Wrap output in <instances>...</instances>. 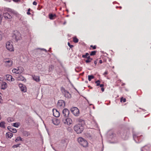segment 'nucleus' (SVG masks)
Returning a JSON list of instances; mask_svg holds the SVG:
<instances>
[{
	"mask_svg": "<svg viewBox=\"0 0 151 151\" xmlns=\"http://www.w3.org/2000/svg\"><path fill=\"white\" fill-rule=\"evenodd\" d=\"M52 123L55 125H58L60 123L59 121L57 118H54L52 120Z\"/></svg>",
	"mask_w": 151,
	"mask_h": 151,
	"instance_id": "nucleus-16",
	"label": "nucleus"
},
{
	"mask_svg": "<svg viewBox=\"0 0 151 151\" xmlns=\"http://www.w3.org/2000/svg\"><path fill=\"white\" fill-rule=\"evenodd\" d=\"M69 114V111L68 109H64L63 111V114L65 117H67L68 116Z\"/></svg>",
	"mask_w": 151,
	"mask_h": 151,
	"instance_id": "nucleus-13",
	"label": "nucleus"
},
{
	"mask_svg": "<svg viewBox=\"0 0 151 151\" xmlns=\"http://www.w3.org/2000/svg\"><path fill=\"white\" fill-rule=\"evenodd\" d=\"M7 12L6 11L3 13V16L5 19H8L10 20L12 18V15L11 14V13H12L13 11L12 9L9 8H7Z\"/></svg>",
	"mask_w": 151,
	"mask_h": 151,
	"instance_id": "nucleus-1",
	"label": "nucleus"
},
{
	"mask_svg": "<svg viewBox=\"0 0 151 151\" xmlns=\"http://www.w3.org/2000/svg\"><path fill=\"white\" fill-rule=\"evenodd\" d=\"M65 23H66V22H65L63 24H65Z\"/></svg>",
	"mask_w": 151,
	"mask_h": 151,
	"instance_id": "nucleus-56",
	"label": "nucleus"
},
{
	"mask_svg": "<svg viewBox=\"0 0 151 151\" xmlns=\"http://www.w3.org/2000/svg\"><path fill=\"white\" fill-rule=\"evenodd\" d=\"M68 45L69 46L70 48H72V47H73V45H70V43L69 42H68Z\"/></svg>",
	"mask_w": 151,
	"mask_h": 151,
	"instance_id": "nucleus-41",
	"label": "nucleus"
},
{
	"mask_svg": "<svg viewBox=\"0 0 151 151\" xmlns=\"http://www.w3.org/2000/svg\"><path fill=\"white\" fill-rule=\"evenodd\" d=\"M73 41L75 43H76L78 42V40L77 38L75 37H74L73 38Z\"/></svg>",
	"mask_w": 151,
	"mask_h": 151,
	"instance_id": "nucleus-33",
	"label": "nucleus"
},
{
	"mask_svg": "<svg viewBox=\"0 0 151 151\" xmlns=\"http://www.w3.org/2000/svg\"><path fill=\"white\" fill-rule=\"evenodd\" d=\"M101 90L102 92H104V88L103 87L101 88Z\"/></svg>",
	"mask_w": 151,
	"mask_h": 151,
	"instance_id": "nucleus-51",
	"label": "nucleus"
},
{
	"mask_svg": "<svg viewBox=\"0 0 151 151\" xmlns=\"http://www.w3.org/2000/svg\"><path fill=\"white\" fill-rule=\"evenodd\" d=\"M17 79L19 81H26L25 78L21 75L19 76L17 78Z\"/></svg>",
	"mask_w": 151,
	"mask_h": 151,
	"instance_id": "nucleus-22",
	"label": "nucleus"
},
{
	"mask_svg": "<svg viewBox=\"0 0 151 151\" xmlns=\"http://www.w3.org/2000/svg\"><path fill=\"white\" fill-rule=\"evenodd\" d=\"M3 17L0 14V22H1L2 20V18Z\"/></svg>",
	"mask_w": 151,
	"mask_h": 151,
	"instance_id": "nucleus-45",
	"label": "nucleus"
},
{
	"mask_svg": "<svg viewBox=\"0 0 151 151\" xmlns=\"http://www.w3.org/2000/svg\"><path fill=\"white\" fill-rule=\"evenodd\" d=\"M96 51H92L90 54V55L91 56L94 55L96 54Z\"/></svg>",
	"mask_w": 151,
	"mask_h": 151,
	"instance_id": "nucleus-35",
	"label": "nucleus"
},
{
	"mask_svg": "<svg viewBox=\"0 0 151 151\" xmlns=\"http://www.w3.org/2000/svg\"><path fill=\"white\" fill-rule=\"evenodd\" d=\"M91 47L93 48V49H96V46H93L92 45H91Z\"/></svg>",
	"mask_w": 151,
	"mask_h": 151,
	"instance_id": "nucleus-44",
	"label": "nucleus"
},
{
	"mask_svg": "<svg viewBox=\"0 0 151 151\" xmlns=\"http://www.w3.org/2000/svg\"><path fill=\"white\" fill-rule=\"evenodd\" d=\"M3 36V33L0 30V41L2 40Z\"/></svg>",
	"mask_w": 151,
	"mask_h": 151,
	"instance_id": "nucleus-30",
	"label": "nucleus"
},
{
	"mask_svg": "<svg viewBox=\"0 0 151 151\" xmlns=\"http://www.w3.org/2000/svg\"><path fill=\"white\" fill-rule=\"evenodd\" d=\"M19 86L22 91L24 92H26L27 88L22 83L19 84Z\"/></svg>",
	"mask_w": 151,
	"mask_h": 151,
	"instance_id": "nucleus-11",
	"label": "nucleus"
},
{
	"mask_svg": "<svg viewBox=\"0 0 151 151\" xmlns=\"http://www.w3.org/2000/svg\"><path fill=\"white\" fill-rule=\"evenodd\" d=\"M19 74H20L23 72L24 71V68L21 67L17 68Z\"/></svg>",
	"mask_w": 151,
	"mask_h": 151,
	"instance_id": "nucleus-21",
	"label": "nucleus"
},
{
	"mask_svg": "<svg viewBox=\"0 0 151 151\" xmlns=\"http://www.w3.org/2000/svg\"><path fill=\"white\" fill-rule=\"evenodd\" d=\"M142 136L138 134H133V137L134 140L137 143H138L141 141L140 138Z\"/></svg>",
	"mask_w": 151,
	"mask_h": 151,
	"instance_id": "nucleus-5",
	"label": "nucleus"
},
{
	"mask_svg": "<svg viewBox=\"0 0 151 151\" xmlns=\"http://www.w3.org/2000/svg\"><path fill=\"white\" fill-rule=\"evenodd\" d=\"M92 60H88V59H87V60H85L86 62L87 63H89L90 62H91V61H92Z\"/></svg>",
	"mask_w": 151,
	"mask_h": 151,
	"instance_id": "nucleus-38",
	"label": "nucleus"
},
{
	"mask_svg": "<svg viewBox=\"0 0 151 151\" xmlns=\"http://www.w3.org/2000/svg\"><path fill=\"white\" fill-rule=\"evenodd\" d=\"M99 86H100V87H101V88H102L104 86V85L103 84H100V85Z\"/></svg>",
	"mask_w": 151,
	"mask_h": 151,
	"instance_id": "nucleus-49",
	"label": "nucleus"
},
{
	"mask_svg": "<svg viewBox=\"0 0 151 151\" xmlns=\"http://www.w3.org/2000/svg\"><path fill=\"white\" fill-rule=\"evenodd\" d=\"M91 124L93 125V126L95 127H97L98 125L96 121L94 120H93L91 122Z\"/></svg>",
	"mask_w": 151,
	"mask_h": 151,
	"instance_id": "nucleus-25",
	"label": "nucleus"
},
{
	"mask_svg": "<svg viewBox=\"0 0 151 151\" xmlns=\"http://www.w3.org/2000/svg\"><path fill=\"white\" fill-rule=\"evenodd\" d=\"M63 92L66 98H70L71 97V95L69 93L68 91L65 90V89H64L63 91Z\"/></svg>",
	"mask_w": 151,
	"mask_h": 151,
	"instance_id": "nucleus-15",
	"label": "nucleus"
},
{
	"mask_svg": "<svg viewBox=\"0 0 151 151\" xmlns=\"http://www.w3.org/2000/svg\"><path fill=\"white\" fill-rule=\"evenodd\" d=\"M20 145V144H18L17 145H14L13 146V147L14 148L17 147H19Z\"/></svg>",
	"mask_w": 151,
	"mask_h": 151,
	"instance_id": "nucleus-39",
	"label": "nucleus"
},
{
	"mask_svg": "<svg viewBox=\"0 0 151 151\" xmlns=\"http://www.w3.org/2000/svg\"><path fill=\"white\" fill-rule=\"evenodd\" d=\"M0 81H2V78L1 77H0Z\"/></svg>",
	"mask_w": 151,
	"mask_h": 151,
	"instance_id": "nucleus-55",
	"label": "nucleus"
},
{
	"mask_svg": "<svg viewBox=\"0 0 151 151\" xmlns=\"http://www.w3.org/2000/svg\"><path fill=\"white\" fill-rule=\"evenodd\" d=\"M142 151H151V146L147 145L145 146L141 149Z\"/></svg>",
	"mask_w": 151,
	"mask_h": 151,
	"instance_id": "nucleus-12",
	"label": "nucleus"
},
{
	"mask_svg": "<svg viewBox=\"0 0 151 151\" xmlns=\"http://www.w3.org/2000/svg\"><path fill=\"white\" fill-rule=\"evenodd\" d=\"M57 106L58 107L64 108L65 106V103L64 101L62 100L58 101L57 104Z\"/></svg>",
	"mask_w": 151,
	"mask_h": 151,
	"instance_id": "nucleus-10",
	"label": "nucleus"
},
{
	"mask_svg": "<svg viewBox=\"0 0 151 151\" xmlns=\"http://www.w3.org/2000/svg\"><path fill=\"white\" fill-rule=\"evenodd\" d=\"M54 66L52 65H50L49 67L48 70L49 71H52L54 69Z\"/></svg>",
	"mask_w": 151,
	"mask_h": 151,
	"instance_id": "nucleus-29",
	"label": "nucleus"
},
{
	"mask_svg": "<svg viewBox=\"0 0 151 151\" xmlns=\"http://www.w3.org/2000/svg\"><path fill=\"white\" fill-rule=\"evenodd\" d=\"M120 101L121 102L123 101V102H125L126 101V99L125 98H123V97H122Z\"/></svg>",
	"mask_w": 151,
	"mask_h": 151,
	"instance_id": "nucleus-37",
	"label": "nucleus"
},
{
	"mask_svg": "<svg viewBox=\"0 0 151 151\" xmlns=\"http://www.w3.org/2000/svg\"><path fill=\"white\" fill-rule=\"evenodd\" d=\"M101 151H103V150H102Z\"/></svg>",
	"mask_w": 151,
	"mask_h": 151,
	"instance_id": "nucleus-57",
	"label": "nucleus"
},
{
	"mask_svg": "<svg viewBox=\"0 0 151 151\" xmlns=\"http://www.w3.org/2000/svg\"><path fill=\"white\" fill-rule=\"evenodd\" d=\"M42 50H44V51H45L46 52H47V50H46V49H42Z\"/></svg>",
	"mask_w": 151,
	"mask_h": 151,
	"instance_id": "nucleus-54",
	"label": "nucleus"
},
{
	"mask_svg": "<svg viewBox=\"0 0 151 151\" xmlns=\"http://www.w3.org/2000/svg\"><path fill=\"white\" fill-rule=\"evenodd\" d=\"M99 63L101 64L102 63V61L101 60H99Z\"/></svg>",
	"mask_w": 151,
	"mask_h": 151,
	"instance_id": "nucleus-53",
	"label": "nucleus"
},
{
	"mask_svg": "<svg viewBox=\"0 0 151 151\" xmlns=\"http://www.w3.org/2000/svg\"><path fill=\"white\" fill-rule=\"evenodd\" d=\"M4 63L6 67H11L13 64V61L10 59H7L4 61Z\"/></svg>",
	"mask_w": 151,
	"mask_h": 151,
	"instance_id": "nucleus-7",
	"label": "nucleus"
},
{
	"mask_svg": "<svg viewBox=\"0 0 151 151\" xmlns=\"http://www.w3.org/2000/svg\"><path fill=\"white\" fill-rule=\"evenodd\" d=\"M78 143L83 147H88V142L84 138L82 137H79L78 138Z\"/></svg>",
	"mask_w": 151,
	"mask_h": 151,
	"instance_id": "nucleus-3",
	"label": "nucleus"
},
{
	"mask_svg": "<svg viewBox=\"0 0 151 151\" xmlns=\"http://www.w3.org/2000/svg\"><path fill=\"white\" fill-rule=\"evenodd\" d=\"M12 42L10 41H8L6 43V47L7 49L10 51H13L14 49L13 47Z\"/></svg>",
	"mask_w": 151,
	"mask_h": 151,
	"instance_id": "nucleus-6",
	"label": "nucleus"
},
{
	"mask_svg": "<svg viewBox=\"0 0 151 151\" xmlns=\"http://www.w3.org/2000/svg\"><path fill=\"white\" fill-rule=\"evenodd\" d=\"M6 79L9 81H14V79L12 78V76L10 75H7L6 76Z\"/></svg>",
	"mask_w": 151,
	"mask_h": 151,
	"instance_id": "nucleus-17",
	"label": "nucleus"
},
{
	"mask_svg": "<svg viewBox=\"0 0 151 151\" xmlns=\"http://www.w3.org/2000/svg\"><path fill=\"white\" fill-rule=\"evenodd\" d=\"M23 133L25 136H28V133L26 131L24 132Z\"/></svg>",
	"mask_w": 151,
	"mask_h": 151,
	"instance_id": "nucleus-40",
	"label": "nucleus"
},
{
	"mask_svg": "<svg viewBox=\"0 0 151 151\" xmlns=\"http://www.w3.org/2000/svg\"><path fill=\"white\" fill-rule=\"evenodd\" d=\"M97 61L96 60H95L94 61V63L95 64V65H96L97 64Z\"/></svg>",
	"mask_w": 151,
	"mask_h": 151,
	"instance_id": "nucleus-52",
	"label": "nucleus"
},
{
	"mask_svg": "<svg viewBox=\"0 0 151 151\" xmlns=\"http://www.w3.org/2000/svg\"><path fill=\"white\" fill-rule=\"evenodd\" d=\"M87 58V59L88 60L89 59L90 60H92V59L91 58L90 56H88Z\"/></svg>",
	"mask_w": 151,
	"mask_h": 151,
	"instance_id": "nucleus-46",
	"label": "nucleus"
},
{
	"mask_svg": "<svg viewBox=\"0 0 151 151\" xmlns=\"http://www.w3.org/2000/svg\"><path fill=\"white\" fill-rule=\"evenodd\" d=\"M5 123L4 122H2L0 123V127L3 128H5Z\"/></svg>",
	"mask_w": 151,
	"mask_h": 151,
	"instance_id": "nucleus-26",
	"label": "nucleus"
},
{
	"mask_svg": "<svg viewBox=\"0 0 151 151\" xmlns=\"http://www.w3.org/2000/svg\"><path fill=\"white\" fill-rule=\"evenodd\" d=\"M20 0H13V1L14 2H17L19 1H20Z\"/></svg>",
	"mask_w": 151,
	"mask_h": 151,
	"instance_id": "nucleus-50",
	"label": "nucleus"
},
{
	"mask_svg": "<svg viewBox=\"0 0 151 151\" xmlns=\"http://www.w3.org/2000/svg\"><path fill=\"white\" fill-rule=\"evenodd\" d=\"M20 124L19 122H16L13 124V126L15 127L18 128L20 125Z\"/></svg>",
	"mask_w": 151,
	"mask_h": 151,
	"instance_id": "nucleus-24",
	"label": "nucleus"
},
{
	"mask_svg": "<svg viewBox=\"0 0 151 151\" xmlns=\"http://www.w3.org/2000/svg\"><path fill=\"white\" fill-rule=\"evenodd\" d=\"M100 81L99 80H98L96 81L95 82V83L96 84V86H99L100 84Z\"/></svg>",
	"mask_w": 151,
	"mask_h": 151,
	"instance_id": "nucleus-36",
	"label": "nucleus"
},
{
	"mask_svg": "<svg viewBox=\"0 0 151 151\" xmlns=\"http://www.w3.org/2000/svg\"><path fill=\"white\" fill-rule=\"evenodd\" d=\"M12 37L17 41L20 40L21 39V34L17 30H15L14 31Z\"/></svg>",
	"mask_w": 151,
	"mask_h": 151,
	"instance_id": "nucleus-4",
	"label": "nucleus"
},
{
	"mask_svg": "<svg viewBox=\"0 0 151 151\" xmlns=\"http://www.w3.org/2000/svg\"><path fill=\"white\" fill-rule=\"evenodd\" d=\"M89 53H86L85 55H83L82 56V57L83 58H87L88 56L89 55Z\"/></svg>",
	"mask_w": 151,
	"mask_h": 151,
	"instance_id": "nucleus-34",
	"label": "nucleus"
},
{
	"mask_svg": "<svg viewBox=\"0 0 151 151\" xmlns=\"http://www.w3.org/2000/svg\"><path fill=\"white\" fill-rule=\"evenodd\" d=\"M37 4V3L35 1H34L33 3V4L35 5H36Z\"/></svg>",
	"mask_w": 151,
	"mask_h": 151,
	"instance_id": "nucleus-48",
	"label": "nucleus"
},
{
	"mask_svg": "<svg viewBox=\"0 0 151 151\" xmlns=\"http://www.w3.org/2000/svg\"><path fill=\"white\" fill-rule=\"evenodd\" d=\"M7 87V85L6 83L3 82L1 83V89L4 90H5Z\"/></svg>",
	"mask_w": 151,
	"mask_h": 151,
	"instance_id": "nucleus-18",
	"label": "nucleus"
},
{
	"mask_svg": "<svg viewBox=\"0 0 151 151\" xmlns=\"http://www.w3.org/2000/svg\"><path fill=\"white\" fill-rule=\"evenodd\" d=\"M13 119H11V118H9L7 119V120L8 122L12 121Z\"/></svg>",
	"mask_w": 151,
	"mask_h": 151,
	"instance_id": "nucleus-43",
	"label": "nucleus"
},
{
	"mask_svg": "<svg viewBox=\"0 0 151 151\" xmlns=\"http://www.w3.org/2000/svg\"><path fill=\"white\" fill-rule=\"evenodd\" d=\"M32 77L33 79L37 82H38L40 81V77L39 76L33 75L32 76Z\"/></svg>",
	"mask_w": 151,
	"mask_h": 151,
	"instance_id": "nucleus-19",
	"label": "nucleus"
},
{
	"mask_svg": "<svg viewBox=\"0 0 151 151\" xmlns=\"http://www.w3.org/2000/svg\"><path fill=\"white\" fill-rule=\"evenodd\" d=\"M30 10V9L29 8L28 9L27 12V14H28V15L30 14H30V12H29Z\"/></svg>",
	"mask_w": 151,
	"mask_h": 151,
	"instance_id": "nucleus-42",
	"label": "nucleus"
},
{
	"mask_svg": "<svg viewBox=\"0 0 151 151\" xmlns=\"http://www.w3.org/2000/svg\"><path fill=\"white\" fill-rule=\"evenodd\" d=\"M62 121L64 123L68 125H70L72 123V119L69 118H63L62 120Z\"/></svg>",
	"mask_w": 151,
	"mask_h": 151,
	"instance_id": "nucleus-8",
	"label": "nucleus"
},
{
	"mask_svg": "<svg viewBox=\"0 0 151 151\" xmlns=\"http://www.w3.org/2000/svg\"><path fill=\"white\" fill-rule=\"evenodd\" d=\"M52 111L53 115L54 116L56 117H58L60 115V113L59 111L57 110L53 109L52 110Z\"/></svg>",
	"mask_w": 151,
	"mask_h": 151,
	"instance_id": "nucleus-14",
	"label": "nucleus"
},
{
	"mask_svg": "<svg viewBox=\"0 0 151 151\" xmlns=\"http://www.w3.org/2000/svg\"><path fill=\"white\" fill-rule=\"evenodd\" d=\"M19 140L22 141V139L20 137H18L15 139V141L17 142Z\"/></svg>",
	"mask_w": 151,
	"mask_h": 151,
	"instance_id": "nucleus-32",
	"label": "nucleus"
},
{
	"mask_svg": "<svg viewBox=\"0 0 151 151\" xmlns=\"http://www.w3.org/2000/svg\"><path fill=\"white\" fill-rule=\"evenodd\" d=\"M12 72L14 73L19 74L18 68L17 69L13 68L12 70Z\"/></svg>",
	"mask_w": 151,
	"mask_h": 151,
	"instance_id": "nucleus-28",
	"label": "nucleus"
},
{
	"mask_svg": "<svg viewBox=\"0 0 151 151\" xmlns=\"http://www.w3.org/2000/svg\"><path fill=\"white\" fill-rule=\"evenodd\" d=\"M108 74V72L107 71H106L103 74L105 76L106 75H107Z\"/></svg>",
	"mask_w": 151,
	"mask_h": 151,
	"instance_id": "nucleus-47",
	"label": "nucleus"
},
{
	"mask_svg": "<svg viewBox=\"0 0 151 151\" xmlns=\"http://www.w3.org/2000/svg\"><path fill=\"white\" fill-rule=\"evenodd\" d=\"M13 136L12 133L10 132H7L6 134V137L9 138H11Z\"/></svg>",
	"mask_w": 151,
	"mask_h": 151,
	"instance_id": "nucleus-23",
	"label": "nucleus"
},
{
	"mask_svg": "<svg viewBox=\"0 0 151 151\" xmlns=\"http://www.w3.org/2000/svg\"><path fill=\"white\" fill-rule=\"evenodd\" d=\"M84 129V127L83 125L81 123L77 124L74 127V130L78 134L81 133L83 131Z\"/></svg>",
	"mask_w": 151,
	"mask_h": 151,
	"instance_id": "nucleus-2",
	"label": "nucleus"
},
{
	"mask_svg": "<svg viewBox=\"0 0 151 151\" xmlns=\"http://www.w3.org/2000/svg\"><path fill=\"white\" fill-rule=\"evenodd\" d=\"M7 128L10 131L12 132L15 133L17 132V130L15 128H12L9 126Z\"/></svg>",
	"mask_w": 151,
	"mask_h": 151,
	"instance_id": "nucleus-20",
	"label": "nucleus"
},
{
	"mask_svg": "<svg viewBox=\"0 0 151 151\" xmlns=\"http://www.w3.org/2000/svg\"><path fill=\"white\" fill-rule=\"evenodd\" d=\"M71 111L73 114L76 116H77L78 115L79 111V109L76 107H74L72 108L71 109Z\"/></svg>",
	"mask_w": 151,
	"mask_h": 151,
	"instance_id": "nucleus-9",
	"label": "nucleus"
},
{
	"mask_svg": "<svg viewBox=\"0 0 151 151\" xmlns=\"http://www.w3.org/2000/svg\"><path fill=\"white\" fill-rule=\"evenodd\" d=\"M56 17V15L55 14H50L49 15V18L50 19H53L54 18L53 17Z\"/></svg>",
	"mask_w": 151,
	"mask_h": 151,
	"instance_id": "nucleus-27",
	"label": "nucleus"
},
{
	"mask_svg": "<svg viewBox=\"0 0 151 151\" xmlns=\"http://www.w3.org/2000/svg\"><path fill=\"white\" fill-rule=\"evenodd\" d=\"M94 78V77L92 75L88 76V80L89 81H90L92 79H93Z\"/></svg>",
	"mask_w": 151,
	"mask_h": 151,
	"instance_id": "nucleus-31",
	"label": "nucleus"
}]
</instances>
